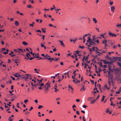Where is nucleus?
<instances>
[{"label": "nucleus", "instance_id": "obj_43", "mask_svg": "<svg viewBox=\"0 0 121 121\" xmlns=\"http://www.w3.org/2000/svg\"><path fill=\"white\" fill-rule=\"evenodd\" d=\"M14 50L16 52V53L17 54H18V50H17V49H14Z\"/></svg>", "mask_w": 121, "mask_h": 121}, {"label": "nucleus", "instance_id": "obj_40", "mask_svg": "<svg viewBox=\"0 0 121 121\" xmlns=\"http://www.w3.org/2000/svg\"><path fill=\"white\" fill-rule=\"evenodd\" d=\"M48 88H46L44 90V91L46 93H47L48 92Z\"/></svg>", "mask_w": 121, "mask_h": 121}, {"label": "nucleus", "instance_id": "obj_21", "mask_svg": "<svg viewBox=\"0 0 121 121\" xmlns=\"http://www.w3.org/2000/svg\"><path fill=\"white\" fill-rule=\"evenodd\" d=\"M97 85L98 86V87L99 88V90L100 91H101V92H102V90H101V85H100V84H99V85L98 84Z\"/></svg>", "mask_w": 121, "mask_h": 121}, {"label": "nucleus", "instance_id": "obj_60", "mask_svg": "<svg viewBox=\"0 0 121 121\" xmlns=\"http://www.w3.org/2000/svg\"><path fill=\"white\" fill-rule=\"evenodd\" d=\"M76 113L78 115H79L80 114V113H79V112L78 111H77L76 112Z\"/></svg>", "mask_w": 121, "mask_h": 121}, {"label": "nucleus", "instance_id": "obj_59", "mask_svg": "<svg viewBox=\"0 0 121 121\" xmlns=\"http://www.w3.org/2000/svg\"><path fill=\"white\" fill-rule=\"evenodd\" d=\"M100 55L99 54H98L97 55H95V57H97L98 56H100Z\"/></svg>", "mask_w": 121, "mask_h": 121}, {"label": "nucleus", "instance_id": "obj_54", "mask_svg": "<svg viewBox=\"0 0 121 121\" xmlns=\"http://www.w3.org/2000/svg\"><path fill=\"white\" fill-rule=\"evenodd\" d=\"M106 58H107L110 59H111V58H109V56L108 55H107L106 56Z\"/></svg>", "mask_w": 121, "mask_h": 121}, {"label": "nucleus", "instance_id": "obj_38", "mask_svg": "<svg viewBox=\"0 0 121 121\" xmlns=\"http://www.w3.org/2000/svg\"><path fill=\"white\" fill-rule=\"evenodd\" d=\"M98 64L100 65V67L102 66V64L101 62H100L98 63Z\"/></svg>", "mask_w": 121, "mask_h": 121}, {"label": "nucleus", "instance_id": "obj_52", "mask_svg": "<svg viewBox=\"0 0 121 121\" xmlns=\"http://www.w3.org/2000/svg\"><path fill=\"white\" fill-rule=\"evenodd\" d=\"M110 4L111 5H112L113 4V2L112 1H110Z\"/></svg>", "mask_w": 121, "mask_h": 121}, {"label": "nucleus", "instance_id": "obj_41", "mask_svg": "<svg viewBox=\"0 0 121 121\" xmlns=\"http://www.w3.org/2000/svg\"><path fill=\"white\" fill-rule=\"evenodd\" d=\"M60 10V9H55V10L56 11H56V13H58V12H59V10Z\"/></svg>", "mask_w": 121, "mask_h": 121}, {"label": "nucleus", "instance_id": "obj_35", "mask_svg": "<svg viewBox=\"0 0 121 121\" xmlns=\"http://www.w3.org/2000/svg\"><path fill=\"white\" fill-rule=\"evenodd\" d=\"M94 42H97V43H99V40L98 39L96 40L95 39V40H94Z\"/></svg>", "mask_w": 121, "mask_h": 121}, {"label": "nucleus", "instance_id": "obj_30", "mask_svg": "<svg viewBox=\"0 0 121 121\" xmlns=\"http://www.w3.org/2000/svg\"><path fill=\"white\" fill-rule=\"evenodd\" d=\"M107 41L106 40H104L103 41L102 43L103 44L106 43H107Z\"/></svg>", "mask_w": 121, "mask_h": 121}, {"label": "nucleus", "instance_id": "obj_36", "mask_svg": "<svg viewBox=\"0 0 121 121\" xmlns=\"http://www.w3.org/2000/svg\"><path fill=\"white\" fill-rule=\"evenodd\" d=\"M27 7L29 8H32V6L30 4H29L27 6Z\"/></svg>", "mask_w": 121, "mask_h": 121}, {"label": "nucleus", "instance_id": "obj_11", "mask_svg": "<svg viewBox=\"0 0 121 121\" xmlns=\"http://www.w3.org/2000/svg\"><path fill=\"white\" fill-rule=\"evenodd\" d=\"M89 55H88V56L86 57L85 59V60L86 61V62L88 63H89L90 62V61H87V60H88V58Z\"/></svg>", "mask_w": 121, "mask_h": 121}, {"label": "nucleus", "instance_id": "obj_6", "mask_svg": "<svg viewBox=\"0 0 121 121\" xmlns=\"http://www.w3.org/2000/svg\"><path fill=\"white\" fill-rule=\"evenodd\" d=\"M46 59H48V60H50V62H51L54 59V58H45Z\"/></svg>", "mask_w": 121, "mask_h": 121}, {"label": "nucleus", "instance_id": "obj_27", "mask_svg": "<svg viewBox=\"0 0 121 121\" xmlns=\"http://www.w3.org/2000/svg\"><path fill=\"white\" fill-rule=\"evenodd\" d=\"M115 9V7L113 6H112L111 7V11H113Z\"/></svg>", "mask_w": 121, "mask_h": 121}, {"label": "nucleus", "instance_id": "obj_1", "mask_svg": "<svg viewBox=\"0 0 121 121\" xmlns=\"http://www.w3.org/2000/svg\"><path fill=\"white\" fill-rule=\"evenodd\" d=\"M88 37V39L86 42H89L91 45L95 46V43L94 42V40H93V39L91 40L90 37Z\"/></svg>", "mask_w": 121, "mask_h": 121}, {"label": "nucleus", "instance_id": "obj_45", "mask_svg": "<svg viewBox=\"0 0 121 121\" xmlns=\"http://www.w3.org/2000/svg\"><path fill=\"white\" fill-rule=\"evenodd\" d=\"M83 56V58L82 59V61L84 62V60L85 59V56Z\"/></svg>", "mask_w": 121, "mask_h": 121}, {"label": "nucleus", "instance_id": "obj_20", "mask_svg": "<svg viewBox=\"0 0 121 121\" xmlns=\"http://www.w3.org/2000/svg\"><path fill=\"white\" fill-rule=\"evenodd\" d=\"M68 88H70L71 89L72 93H73V89L72 88V87L71 86H70V85H69L68 86Z\"/></svg>", "mask_w": 121, "mask_h": 121}, {"label": "nucleus", "instance_id": "obj_9", "mask_svg": "<svg viewBox=\"0 0 121 121\" xmlns=\"http://www.w3.org/2000/svg\"><path fill=\"white\" fill-rule=\"evenodd\" d=\"M37 56H34V58H38L39 59H38V60H39L40 59H42V58L41 57H39V54L38 53L37 54Z\"/></svg>", "mask_w": 121, "mask_h": 121}, {"label": "nucleus", "instance_id": "obj_39", "mask_svg": "<svg viewBox=\"0 0 121 121\" xmlns=\"http://www.w3.org/2000/svg\"><path fill=\"white\" fill-rule=\"evenodd\" d=\"M79 47L82 49H83L84 48V46H79Z\"/></svg>", "mask_w": 121, "mask_h": 121}, {"label": "nucleus", "instance_id": "obj_8", "mask_svg": "<svg viewBox=\"0 0 121 121\" xmlns=\"http://www.w3.org/2000/svg\"><path fill=\"white\" fill-rule=\"evenodd\" d=\"M13 61L14 62V63H18L20 62V61L18 59H16L15 60H14Z\"/></svg>", "mask_w": 121, "mask_h": 121}, {"label": "nucleus", "instance_id": "obj_13", "mask_svg": "<svg viewBox=\"0 0 121 121\" xmlns=\"http://www.w3.org/2000/svg\"><path fill=\"white\" fill-rule=\"evenodd\" d=\"M14 76L16 77H21V75H20L18 73H16L14 75Z\"/></svg>", "mask_w": 121, "mask_h": 121}, {"label": "nucleus", "instance_id": "obj_23", "mask_svg": "<svg viewBox=\"0 0 121 121\" xmlns=\"http://www.w3.org/2000/svg\"><path fill=\"white\" fill-rule=\"evenodd\" d=\"M93 21L94 22V23H97V20H96V19L95 18H93Z\"/></svg>", "mask_w": 121, "mask_h": 121}, {"label": "nucleus", "instance_id": "obj_64", "mask_svg": "<svg viewBox=\"0 0 121 121\" xmlns=\"http://www.w3.org/2000/svg\"><path fill=\"white\" fill-rule=\"evenodd\" d=\"M102 67L106 68H107V66L106 65H104Z\"/></svg>", "mask_w": 121, "mask_h": 121}, {"label": "nucleus", "instance_id": "obj_51", "mask_svg": "<svg viewBox=\"0 0 121 121\" xmlns=\"http://www.w3.org/2000/svg\"><path fill=\"white\" fill-rule=\"evenodd\" d=\"M57 87V84H55V86L54 87V88L55 89H56Z\"/></svg>", "mask_w": 121, "mask_h": 121}, {"label": "nucleus", "instance_id": "obj_17", "mask_svg": "<svg viewBox=\"0 0 121 121\" xmlns=\"http://www.w3.org/2000/svg\"><path fill=\"white\" fill-rule=\"evenodd\" d=\"M102 71V70L101 69L99 68V70L98 71H97V70H96V72L97 73H99Z\"/></svg>", "mask_w": 121, "mask_h": 121}, {"label": "nucleus", "instance_id": "obj_33", "mask_svg": "<svg viewBox=\"0 0 121 121\" xmlns=\"http://www.w3.org/2000/svg\"><path fill=\"white\" fill-rule=\"evenodd\" d=\"M31 84L32 86V89L33 90L34 89V87L33 86H34V85L33 84L32 82H31Z\"/></svg>", "mask_w": 121, "mask_h": 121}, {"label": "nucleus", "instance_id": "obj_5", "mask_svg": "<svg viewBox=\"0 0 121 121\" xmlns=\"http://www.w3.org/2000/svg\"><path fill=\"white\" fill-rule=\"evenodd\" d=\"M76 70L74 71L73 72V74H74V76H72V78L74 79H75V76L77 74V73H76ZM75 79L76 80H77V79Z\"/></svg>", "mask_w": 121, "mask_h": 121}, {"label": "nucleus", "instance_id": "obj_31", "mask_svg": "<svg viewBox=\"0 0 121 121\" xmlns=\"http://www.w3.org/2000/svg\"><path fill=\"white\" fill-rule=\"evenodd\" d=\"M50 56L49 55L47 54H46L45 55V57L46 58H48V57H50Z\"/></svg>", "mask_w": 121, "mask_h": 121}, {"label": "nucleus", "instance_id": "obj_28", "mask_svg": "<svg viewBox=\"0 0 121 121\" xmlns=\"http://www.w3.org/2000/svg\"><path fill=\"white\" fill-rule=\"evenodd\" d=\"M96 100L95 99V100H93V101H90V102H91V104H94Z\"/></svg>", "mask_w": 121, "mask_h": 121}, {"label": "nucleus", "instance_id": "obj_22", "mask_svg": "<svg viewBox=\"0 0 121 121\" xmlns=\"http://www.w3.org/2000/svg\"><path fill=\"white\" fill-rule=\"evenodd\" d=\"M116 26L118 27H120L121 28V24H117V25H116Z\"/></svg>", "mask_w": 121, "mask_h": 121}, {"label": "nucleus", "instance_id": "obj_58", "mask_svg": "<svg viewBox=\"0 0 121 121\" xmlns=\"http://www.w3.org/2000/svg\"><path fill=\"white\" fill-rule=\"evenodd\" d=\"M92 82V84H93L94 83V81L93 80H92L91 79L90 80Z\"/></svg>", "mask_w": 121, "mask_h": 121}, {"label": "nucleus", "instance_id": "obj_53", "mask_svg": "<svg viewBox=\"0 0 121 121\" xmlns=\"http://www.w3.org/2000/svg\"><path fill=\"white\" fill-rule=\"evenodd\" d=\"M94 95V96H96V91H94L93 92Z\"/></svg>", "mask_w": 121, "mask_h": 121}, {"label": "nucleus", "instance_id": "obj_15", "mask_svg": "<svg viewBox=\"0 0 121 121\" xmlns=\"http://www.w3.org/2000/svg\"><path fill=\"white\" fill-rule=\"evenodd\" d=\"M15 25L17 26H18L19 25V23L17 21H15Z\"/></svg>", "mask_w": 121, "mask_h": 121}, {"label": "nucleus", "instance_id": "obj_56", "mask_svg": "<svg viewBox=\"0 0 121 121\" xmlns=\"http://www.w3.org/2000/svg\"><path fill=\"white\" fill-rule=\"evenodd\" d=\"M39 85V83L35 84L34 85V86L35 87H36L37 86H38Z\"/></svg>", "mask_w": 121, "mask_h": 121}, {"label": "nucleus", "instance_id": "obj_50", "mask_svg": "<svg viewBox=\"0 0 121 121\" xmlns=\"http://www.w3.org/2000/svg\"><path fill=\"white\" fill-rule=\"evenodd\" d=\"M17 107L18 108H21V109H22V108L20 107L19 106V103H17Z\"/></svg>", "mask_w": 121, "mask_h": 121}, {"label": "nucleus", "instance_id": "obj_25", "mask_svg": "<svg viewBox=\"0 0 121 121\" xmlns=\"http://www.w3.org/2000/svg\"><path fill=\"white\" fill-rule=\"evenodd\" d=\"M22 44H23L24 45H25V46L26 45H28V44L27 43L24 41H23V42H22Z\"/></svg>", "mask_w": 121, "mask_h": 121}, {"label": "nucleus", "instance_id": "obj_12", "mask_svg": "<svg viewBox=\"0 0 121 121\" xmlns=\"http://www.w3.org/2000/svg\"><path fill=\"white\" fill-rule=\"evenodd\" d=\"M117 65H119L120 67H121V60H119L117 62Z\"/></svg>", "mask_w": 121, "mask_h": 121}, {"label": "nucleus", "instance_id": "obj_19", "mask_svg": "<svg viewBox=\"0 0 121 121\" xmlns=\"http://www.w3.org/2000/svg\"><path fill=\"white\" fill-rule=\"evenodd\" d=\"M102 61L104 62V63L105 64H107L108 63V61H107L106 60H103Z\"/></svg>", "mask_w": 121, "mask_h": 121}, {"label": "nucleus", "instance_id": "obj_14", "mask_svg": "<svg viewBox=\"0 0 121 121\" xmlns=\"http://www.w3.org/2000/svg\"><path fill=\"white\" fill-rule=\"evenodd\" d=\"M85 90V89L84 88V85H83L82 86V87L81 89L80 90V91H83Z\"/></svg>", "mask_w": 121, "mask_h": 121}, {"label": "nucleus", "instance_id": "obj_37", "mask_svg": "<svg viewBox=\"0 0 121 121\" xmlns=\"http://www.w3.org/2000/svg\"><path fill=\"white\" fill-rule=\"evenodd\" d=\"M39 86H43L44 85V84L43 83H41V84H40V83H39Z\"/></svg>", "mask_w": 121, "mask_h": 121}, {"label": "nucleus", "instance_id": "obj_29", "mask_svg": "<svg viewBox=\"0 0 121 121\" xmlns=\"http://www.w3.org/2000/svg\"><path fill=\"white\" fill-rule=\"evenodd\" d=\"M84 64L85 65L84 68L85 69L88 66V65L86 63H84Z\"/></svg>", "mask_w": 121, "mask_h": 121}, {"label": "nucleus", "instance_id": "obj_4", "mask_svg": "<svg viewBox=\"0 0 121 121\" xmlns=\"http://www.w3.org/2000/svg\"><path fill=\"white\" fill-rule=\"evenodd\" d=\"M109 35L111 36L112 37H116L117 36V35L115 34L114 33H113L110 32H109Z\"/></svg>", "mask_w": 121, "mask_h": 121}, {"label": "nucleus", "instance_id": "obj_44", "mask_svg": "<svg viewBox=\"0 0 121 121\" xmlns=\"http://www.w3.org/2000/svg\"><path fill=\"white\" fill-rule=\"evenodd\" d=\"M80 82V81L78 80L77 81L75 82V83L77 84V83H79Z\"/></svg>", "mask_w": 121, "mask_h": 121}, {"label": "nucleus", "instance_id": "obj_63", "mask_svg": "<svg viewBox=\"0 0 121 121\" xmlns=\"http://www.w3.org/2000/svg\"><path fill=\"white\" fill-rule=\"evenodd\" d=\"M42 31L44 33H45L46 32V31L45 30H44L43 29V28H42Z\"/></svg>", "mask_w": 121, "mask_h": 121}, {"label": "nucleus", "instance_id": "obj_46", "mask_svg": "<svg viewBox=\"0 0 121 121\" xmlns=\"http://www.w3.org/2000/svg\"><path fill=\"white\" fill-rule=\"evenodd\" d=\"M41 46L42 47H43V48L45 46L43 44H42V43H41Z\"/></svg>", "mask_w": 121, "mask_h": 121}, {"label": "nucleus", "instance_id": "obj_2", "mask_svg": "<svg viewBox=\"0 0 121 121\" xmlns=\"http://www.w3.org/2000/svg\"><path fill=\"white\" fill-rule=\"evenodd\" d=\"M113 61H112L110 62H108V69L110 71H113L112 69H111V68L112 65H113V64L112 63L113 62Z\"/></svg>", "mask_w": 121, "mask_h": 121}, {"label": "nucleus", "instance_id": "obj_10", "mask_svg": "<svg viewBox=\"0 0 121 121\" xmlns=\"http://www.w3.org/2000/svg\"><path fill=\"white\" fill-rule=\"evenodd\" d=\"M59 42L60 43L61 45V46H62L63 47H65V45H64V44L63 42L61 40H59Z\"/></svg>", "mask_w": 121, "mask_h": 121}, {"label": "nucleus", "instance_id": "obj_7", "mask_svg": "<svg viewBox=\"0 0 121 121\" xmlns=\"http://www.w3.org/2000/svg\"><path fill=\"white\" fill-rule=\"evenodd\" d=\"M101 37H95V35H94L93 36V40H95V39H98V38L101 39Z\"/></svg>", "mask_w": 121, "mask_h": 121}, {"label": "nucleus", "instance_id": "obj_34", "mask_svg": "<svg viewBox=\"0 0 121 121\" xmlns=\"http://www.w3.org/2000/svg\"><path fill=\"white\" fill-rule=\"evenodd\" d=\"M105 97V96H103L102 99H101V101L103 102L104 100V98Z\"/></svg>", "mask_w": 121, "mask_h": 121}, {"label": "nucleus", "instance_id": "obj_24", "mask_svg": "<svg viewBox=\"0 0 121 121\" xmlns=\"http://www.w3.org/2000/svg\"><path fill=\"white\" fill-rule=\"evenodd\" d=\"M17 50H18V54H19L21 52H22V50L20 48L18 49Z\"/></svg>", "mask_w": 121, "mask_h": 121}, {"label": "nucleus", "instance_id": "obj_57", "mask_svg": "<svg viewBox=\"0 0 121 121\" xmlns=\"http://www.w3.org/2000/svg\"><path fill=\"white\" fill-rule=\"evenodd\" d=\"M28 101V100L27 99L25 100H24V102L26 104L27 103V102Z\"/></svg>", "mask_w": 121, "mask_h": 121}, {"label": "nucleus", "instance_id": "obj_62", "mask_svg": "<svg viewBox=\"0 0 121 121\" xmlns=\"http://www.w3.org/2000/svg\"><path fill=\"white\" fill-rule=\"evenodd\" d=\"M67 75H68V77L69 78H70V77H69V71H68V72H67Z\"/></svg>", "mask_w": 121, "mask_h": 121}, {"label": "nucleus", "instance_id": "obj_26", "mask_svg": "<svg viewBox=\"0 0 121 121\" xmlns=\"http://www.w3.org/2000/svg\"><path fill=\"white\" fill-rule=\"evenodd\" d=\"M26 56H27V57L29 58V57H30V55L28 53H27Z\"/></svg>", "mask_w": 121, "mask_h": 121}, {"label": "nucleus", "instance_id": "obj_3", "mask_svg": "<svg viewBox=\"0 0 121 121\" xmlns=\"http://www.w3.org/2000/svg\"><path fill=\"white\" fill-rule=\"evenodd\" d=\"M26 75L28 76H25L24 77H23L22 78V79H25L26 81L30 77H31V75L30 74H26Z\"/></svg>", "mask_w": 121, "mask_h": 121}, {"label": "nucleus", "instance_id": "obj_16", "mask_svg": "<svg viewBox=\"0 0 121 121\" xmlns=\"http://www.w3.org/2000/svg\"><path fill=\"white\" fill-rule=\"evenodd\" d=\"M112 71H113V72L112 71H111V72H113V70H114V71H115V72L116 73H117L118 71V68H117V69H112Z\"/></svg>", "mask_w": 121, "mask_h": 121}, {"label": "nucleus", "instance_id": "obj_18", "mask_svg": "<svg viewBox=\"0 0 121 121\" xmlns=\"http://www.w3.org/2000/svg\"><path fill=\"white\" fill-rule=\"evenodd\" d=\"M4 104L5 105V106H4L5 107V108H8V109L6 110V111H8L9 110V109L10 108H9L8 106H7L6 105V103H4Z\"/></svg>", "mask_w": 121, "mask_h": 121}, {"label": "nucleus", "instance_id": "obj_32", "mask_svg": "<svg viewBox=\"0 0 121 121\" xmlns=\"http://www.w3.org/2000/svg\"><path fill=\"white\" fill-rule=\"evenodd\" d=\"M43 80V79H41L40 80H39L38 79H37V80L39 82V83H40V82H41Z\"/></svg>", "mask_w": 121, "mask_h": 121}, {"label": "nucleus", "instance_id": "obj_55", "mask_svg": "<svg viewBox=\"0 0 121 121\" xmlns=\"http://www.w3.org/2000/svg\"><path fill=\"white\" fill-rule=\"evenodd\" d=\"M29 52L31 54H32V55H33V56H34V55H35L34 53H32V51H31V52H30H30Z\"/></svg>", "mask_w": 121, "mask_h": 121}, {"label": "nucleus", "instance_id": "obj_61", "mask_svg": "<svg viewBox=\"0 0 121 121\" xmlns=\"http://www.w3.org/2000/svg\"><path fill=\"white\" fill-rule=\"evenodd\" d=\"M99 95H98V96H97V97L96 98V99H95V100H97L98 99H99Z\"/></svg>", "mask_w": 121, "mask_h": 121}, {"label": "nucleus", "instance_id": "obj_47", "mask_svg": "<svg viewBox=\"0 0 121 121\" xmlns=\"http://www.w3.org/2000/svg\"><path fill=\"white\" fill-rule=\"evenodd\" d=\"M28 59H29L30 60H32L33 59H34V58L33 57H32L30 58H28Z\"/></svg>", "mask_w": 121, "mask_h": 121}, {"label": "nucleus", "instance_id": "obj_49", "mask_svg": "<svg viewBox=\"0 0 121 121\" xmlns=\"http://www.w3.org/2000/svg\"><path fill=\"white\" fill-rule=\"evenodd\" d=\"M43 107V106L42 105H39L38 107V108L39 109H40L41 108H42Z\"/></svg>", "mask_w": 121, "mask_h": 121}, {"label": "nucleus", "instance_id": "obj_42", "mask_svg": "<svg viewBox=\"0 0 121 121\" xmlns=\"http://www.w3.org/2000/svg\"><path fill=\"white\" fill-rule=\"evenodd\" d=\"M9 121H13V119H11V117H9Z\"/></svg>", "mask_w": 121, "mask_h": 121}, {"label": "nucleus", "instance_id": "obj_48", "mask_svg": "<svg viewBox=\"0 0 121 121\" xmlns=\"http://www.w3.org/2000/svg\"><path fill=\"white\" fill-rule=\"evenodd\" d=\"M50 87V83H49L48 85H47V87H46V88H49Z\"/></svg>", "mask_w": 121, "mask_h": 121}]
</instances>
